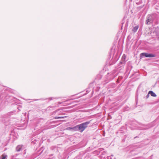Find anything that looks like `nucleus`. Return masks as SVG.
Listing matches in <instances>:
<instances>
[{"mask_svg":"<svg viewBox=\"0 0 159 159\" xmlns=\"http://www.w3.org/2000/svg\"><path fill=\"white\" fill-rule=\"evenodd\" d=\"M153 18L151 16H149L147 17L145 23L146 24H150L153 22Z\"/></svg>","mask_w":159,"mask_h":159,"instance_id":"obj_3","label":"nucleus"},{"mask_svg":"<svg viewBox=\"0 0 159 159\" xmlns=\"http://www.w3.org/2000/svg\"><path fill=\"white\" fill-rule=\"evenodd\" d=\"M140 56L145 57H156V55L153 54H149L147 53H143L140 54Z\"/></svg>","mask_w":159,"mask_h":159,"instance_id":"obj_2","label":"nucleus"},{"mask_svg":"<svg viewBox=\"0 0 159 159\" xmlns=\"http://www.w3.org/2000/svg\"><path fill=\"white\" fill-rule=\"evenodd\" d=\"M149 94H149V93H148L147 94V96H146L147 98H148V97H149Z\"/></svg>","mask_w":159,"mask_h":159,"instance_id":"obj_10","label":"nucleus"},{"mask_svg":"<svg viewBox=\"0 0 159 159\" xmlns=\"http://www.w3.org/2000/svg\"><path fill=\"white\" fill-rule=\"evenodd\" d=\"M136 137H135L134 138V139H135Z\"/></svg>","mask_w":159,"mask_h":159,"instance_id":"obj_12","label":"nucleus"},{"mask_svg":"<svg viewBox=\"0 0 159 159\" xmlns=\"http://www.w3.org/2000/svg\"><path fill=\"white\" fill-rule=\"evenodd\" d=\"M64 117H62V116H60V117H55V119H61V118H63Z\"/></svg>","mask_w":159,"mask_h":159,"instance_id":"obj_8","label":"nucleus"},{"mask_svg":"<svg viewBox=\"0 0 159 159\" xmlns=\"http://www.w3.org/2000/svg\"><path fill=\"white\" fill-rule=\"evenodd\" d=\"M107 159H112L111 157L110 156H108L107 157Z\"/></svg>","mask_w":159,"mask_h":159,"instance_id":"obj_9","label":"nucleus"},{"mask_svg":"<svg viewBox=\"0 0 159 159\" xmlns=\"http://www.w3.org/2000/svg\"><path fill=\"white\" fill-rule=\"evenodd\" d=\"M125 57V56L123 55V57Z\"/></svg>","mask_w":159,"mask_h":159,"instance_id":"obj_11","label":"nucleus"},{"mask_svg":"<svg viewBox=\"0 0 159 159\" xmlns=\"http://www.w3.org/2000/svg\"><path fill=\"white\" fill-rule=\"evenodd\" d=\"M90 123V121H87L78 125L74 127V129L82 132L87 127L88 125Z\"/></svg>","mask_w":159,"mask_h":159,"instance_id":"obj_1","label":"nucleus"},{"mask_svg":"<svg viewBox=\"0 0 159 159\" xmlns=\"http://www.w3.org/2000/svg\"><path fill=\"white\" fill-rule=\"evenodd\" d=\"M21 148V146L20 145H19L16 147V149L17 151H19L20 150V149Z\"/></svg>","mask_w":159,"mask_h":159,"instance_id":"obj_7","label":"nucleus"},{"mask_svg":"<svg viewBox=\"0 0 159 159\" xmlns=\"http://www.w3.org/2000/svg\"><path fill=\"white\" fill-rule=\"evenodd\" d=\"M139 28L138 26H136L134 27L132 29V31L134 32H136Z\"/></svg>","mask_w":159,"mask_h":159,"instance_id":"obj_5","label":"nucleus"},{"mask_svg":"<svg viewBox=\"0 0 159 159\" xmlns=\"http://www.w3.org/2000/svg\"><path fill=\"white\" fill-rule=\"evenodd\" d=\"M7 156L5 154H2L1 156V159H7Z\"/></svg>","mask_w":159,"mask_h":159,"instance_id":"obj_6","label":"nucleus"},{"mask_svg":"<svg viewBox=\"0 0 159 159\" xmlns=\"http://www.w3.org/2000/svg\"><path fill=\"white\" fill-rule=\"evenodd\" d=\"M149 94H150L151 96L152 97H156L157 96L156 94L152 91H150L149 92Z\"/></svg>","mask_w":159,"mask_h":159,"instance_id":"obj_4","label":"nucleus"}]
</instances>
